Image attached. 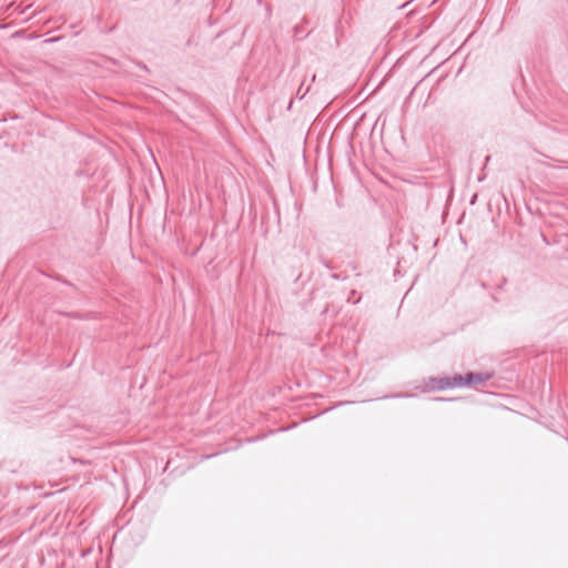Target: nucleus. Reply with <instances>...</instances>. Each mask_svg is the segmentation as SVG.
<instances>
[{"label": "nucleus", "mask_w": 568, "mask_h": 568, "mask_svg": "<svg viewBox=\"0 0 568 568\" xmlns=\"http://www.w3.org/2000/svg\"><path fill=\"white\" fill-rule=\"evenodd\" d=\"M434 382V388L438 390L447 389V388H455V387H463L462 383V375H455L453 377H439V378H433Z\"/></svg>", "instance_id": "nucleus-1"}, {"label": "nucleus", "mask_w": 568, "mask_h": 568, "mask_svg": "<svg viewBox=\"0 0 568 568\" xmlns=\"http://www.w3.org/2000/svg\"><path fill=\"white\" fill-rule=\"evenodd\" d=\"M308 91H310V87L304 89V85L301 84L300 88L297 89L296 95L300 97V99H303L308 93Z\"/></svg>", "instance_id": "nucleus-3"}, {"label": "nucleus", "mask_w": 568, "mask_h": 568, "mask_svg": "<svg viewBox=\"0 0 568 568\" xmlns=\"http://www.w3.org/2000/svg\"><path fill=\"white\" fill-rule=\"evenodd\" d=\"M491 378V375L488 373H467L466 375H462V383L464 386L483 384Z\"/></svg>", "instance_id": "nucleus-2"}]
</instances>
